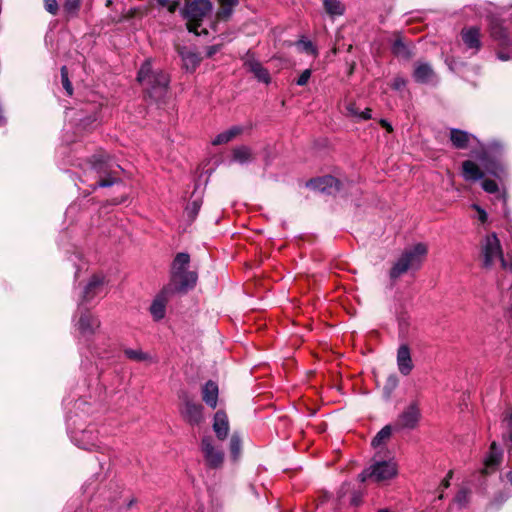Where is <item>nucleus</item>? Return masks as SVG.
<instances>
[{
    "label": "nucleus",
    "mask_w": 512,
    "mask_h": 512,
    "mask_svg": "<svg viewBox=\"0 0 512 512\" xmlns=\"http://www.w3.org/2000/svg\"><path fill=\"white\" fill-rule=\"evenodd\" d=\"M121 167L117 165L107 154L93 155L87 162L85 172L95 174L96 181L91 184L95 190L98 187H110L116 183Z\"/></svg>",
    "instance_id": "1"
},
{
    "label": "nucleus",
    "mask_w": 512,
    "mask_h": 512,
    "mask_svg": "<svg viewBox=\"0 0 512 512\" xmlns=\"http://www.w3.org/2000/svg\"><path fill=\"white\" fill-rule=\"evenodd\" d=\"M137 80L150 98H162L169 84L168 75L162 70H154L150 60H146L139 69Z\"/></svg>",
    "instance_id": "2"
},
{
    "label": "nucleus",
    "mask_w": 512,
    "mask_h": 512,
    "mask_svg": "<svg viewBox=\"0 0 512 512\" xmlns=\"http://www.w3.org/2000/svg\"><path fill=\"white\" fill-rule=\"evenodd\" d=\"M427 252V246L423 243H417L413 247L405 249L392 266L389 273L390 278L396 280L409 271L420 269Z\"/></svg>",
    "instance_id": "3"
},
{
    "label": "nucleus",
    "mask_w": 512,
    "mask_h": 512,
    "mask_svg": "<svg viewBox=\"0 0 512 512\" xmlns=\"http://www.w3.org/2000/svg\"><path fill=\"white\" fill-rule=\"evenodd\" d=\"M504 146L501 142L493 140L486 145H481L478 152H474L484 169L491 175L501 178L505 172V166L500 160Z\"/></svg>",
    "instance_id": "4"
},
{
    "label": "nucleus",
    "mask_w": 512,
    "mask_h": 512,
    "mask_svg": "<svg viewBox=\"0 0 512 512\" xmlns=\"http://www.w3.org/2000/svg\"><path fill=\"white\" fill-rule=\"evenodd\" d=\"M212 11L210 0H192L186 1L182 10L184 19L187 20V29L196 35L207 34V30L198 31L202 20Z\"/></svg>",
    "instance_id": "5"
},
{
    "label": "nucleus",
    "mask_w": 512,
    "mask_h": 512,
    "mask_svg": "<svg viewBox=\"0 0 512 512\" xmlns=\"http://www.w3.org/2000/svg\"><path fill=\"white\" fill-rule=\"evenodd\" d=\"M397 472V464L393 460L375 461L362 471L359 475V480L361 482L371 480L376 483H381L394 478Z\"/></svg>",
    "instance_id": "6"
},
{
    "label": "nucleus",
    "mask_w": 512,
    "mask_h": 512,
    "mask_svg": "<svg viewBox=\"0 0 512 512\" xmlns=\"http://www.w3.org/2000/svg\"><path fill=\"white\" fill-rule=\"evenodd\" d=\"M100 320L89 310L79 307L78 315L74 320L75 330L79 338L88 340L100 328Z\"/></svg>",
    "instance_id": "7"
},
{
    "label": "nucleus",
    "mask_w": 512,
    "mask_h": 512,
    "mask_svg": "<svg viewBox=\"0 0 512 512\" xmlns=\"http://www.w3.org/2000/svg\"><path fill=\"white\" fill-rule=\"evenodd\" d=\"M200 450L207 467L218 469L224 462V452L212 436H204L200 443Z\"/></svg>",
    "instance_id": "8"
},
{
    "label": "nucleus",
    "mask_w": 512,
    "mask_h": 512,
    "mask_svg": "<svg viewBox=\"0 0 512 512\" xmlns=\"http://www.w3.org/2000/svg\"><path fill=\"white\" fill-rule=\"evenodd\" d=\"M70 437L72 442L83 450L104 449L98 444V432L93 425H89L85 429H80L79 427L71 429Z\"/></svg>",
    "instance_id": "9"
},
{
    "label": "nucleus",
    "mask_w": 512,
    "mask_h": 512,
    "mask_svg": "<svg viewBox=\"0 0 512 512\" xmlns=\"http://www.w3.org/2000/svg\"><path fill=\"white\" fill-rule=\"evenodd\" d=\"M204 407L200 403L194 402L188 395L181 396L179 412L185 422L191 426H196L204 421Z\"/></svg>",
    "instance_id": "10"
},
{
    "label": "nucleus",
    "mask_w": 512,
    "mask_h": 512,
    "mask_svg": "<svg viewBox=\"0 0 512 512\" xmlns=\"http://www.w3.org/2000/svg\"><path fill=\"white\" fill-rule=\"evenodd\" d=\"M490 34L493 40L498 42L499 46L511 48L512 51V37L507 31V28L503 26L502 22L493 19L490 23ZM497 57L501 61L512 59V55L504 51H499Z\"/></svg>",
    "instance_id": "11"
},
{
    "label": "nucleus",
    "mask_w": 512,
    "mask_h": 512,
    "mask_svg": "<svg viewBox=\"0 0 512 512\" xmlns=\"http://www.w3.org/2000/svg\"><path fill=\"white\" fill-rule=\"evenodd\" d=\"M482 254L484 257V265L491 266L496 260L503 257L500 241L495 233L487 235L482 244Z\"/></svg>",
    "instance_id": "12"
},
{
    "label": "nucleus",
    "mask_w": 512,
    "mask_h": 512,
    "mask_svg": "<svg viewBox=\"0 0 512 512\" xmlns=\"http://www.w3.org/2000/svg\"><path fill=\"white\" fill-rule=\"evenodd\" d=\"M421 412L417 403L409 404L398 416L396 429H414L420 420Z\"/></svg>",
    "instance_id": "13"
},
{
    "label": "nucleus",
    "mask_w": 512,
    "mask_h": 512,
    "mask_svg": "<svg viewBox=\"0 0 512 512\" xmlns=\"http://www.w3.org/2000/svg\"><path fill=\"white\" fill-rule=\"evenodd\" d=\"M308 187L326 194H337L341 191L342 182L331 175L310 180Z\"/></svg>",
    "instance_id": "14"
},
{
    "label": "nucleus",
    "mask_w": 512,
    "mask_h": 512,
    "mask_svg": "<svg viewBox=\"0 0 512 512\" xmlns=\"http://www.w3.org/2000/svg\"><path fill=\"white\" fill-rule=\"evenodd\" d=\"M197 282V274L193 271L185 270L179 276L171 279V284L168 288H171V293L174 291L186 292L195 286Z\"/></svg>",
    "instance_id": "15"
},
{
    "label": "nucleus",
    "mask_w": 512,
    "mask_h": 512,
    "mask_svg": "<svg viewBox=\"0 0 512 512\" xmlns=\"http://www.w3.org/2000/svg\"><path fill=\"white\" fill-rule=\"evenodd\" d=\"M503 458V450L496 443L492 442L489 448V452L484 459V468L482 469L483 474H488L495 471Z\"/></svg>",
    "instance_id": "16"
},
{
    "label": "nucleus",
    "mask_w": 512,
    "mask_h": 512,
    "mask_svg": "<svg viewBox=\"0 0 512 512\" xmlns=\"http://www.w3.org/2000/svg\"><path fill=\"white\" fill-rule=\"evenodd\" d=\"M170 294L171 288H164L153 300L150 306V313L154 320L159 321L164 318Z\"/></svg>",
    "instance_id": "17"
},
{
    "label": "nucleus",
    "mask_w": 512,
    "mask_h": 512,
    "mask_svg": "<svg viewBox=\"0 0 512 512\" xmlns=\"http://www.w3.org/2000/svg\"><path fill=\"white\" fill-rule=\"evenodd\" d=\"M104 292V278L93 275L83 289L82 301L89 302Z\"/></svg>",
    "instance_id": "18"
},
{
    "label": "nucleus",
    "mask_w": 512,
    "mask_h": 512,
    "mask_svg": "<svg viewBox=\"0 0 512 512\" xmlns=\"http://www.w3.org/2000/svg\"><path fill=\"white\" fill-rule=\"evenodd\" d=\"M461 37L467 49L473 50V54L477 53L481 46V34L477 27L464 28L461 31Z\"/></svg>",
    "instance_id": "19"
},
{
    "label": "nucleus",
    "mask_w": 512,
    "mask_h": 512,
    "mask_svg": "<svg viewBox=\"0 0 512 512\" xmlns=\"http://www.w3.org/2000/svg\"><path fill=\"white\" fill-rule=\"evenodd\" d=\"M212 427L218 440L223 441L227 438L230 426L228 416L223 410L214 414Z\"/></svg>",
    "instance_id": "20"
},
{
    "label": "nucleus",
    "mask_w": 512,
    "mask_h": 512,
    "mask_svg": "<svg viewBox=\"0 0 512 512\" xmlns=\"http://www.w3.org/2000/svg\"><path fill=\"white\" fill-rule=\"evenodd\" d=\"M397 366L399 372L407 376L413 370V362L410 354V349L407 345H401L397 351Z\"/></svg>",
    "instance_id": "21"
},
{
    "label": "nucleus",
    "mask_w": 512,
    "mask_h": 512,
    "mask_svg": "<svg viewBox=\"0 0 512 512\" xmlns=\"http://www.w3.org/2000/svg\"><path fill=\"white\" fill-rule=\"evenodd\" d=\"M244 66L255 76L259 82L269 84L271 82L270 74L266 68L262 66L260 62L252 57H248Z\"/></svg>",
    "instance_id": "22"
},
{
    "label": "nucleus",
    "mask_w": 512,
    "mask_h": 512,
    "mask_svg": "<svg viewBox=\"0 0 512 512\" xmlns=\"http://www.w3.org/2000/svg\"><path fill=\"white\" fill-rule=\"evenodd\" d=\"M414 80L421 84L434 83L436 75L428 63H417L413 73Z\"/></svg>",
    "instance_id": "23"
},
{
    "label": "nucleus",
    "mask_w": 512,
    "mask_h": 512,
    "mask_svg": "<svg viewBox=\"0 0 512 512\" xmlns=\"http://www.w3.org/2000/svg\"><path fill=\"white\" fill-rule=\"evenodd\" d=\"M177 51L182 59L183 67L189 72L195 71L201 61L199 55L187 47H178Z\"/></svg>",
    "instance_id": "24"
},
{
    "label": "nucleus",
    "mask_w": 512,
    "mask_h": 512,
    "mask_svg": "<svg viewBox=\"0 0 512 512\" xmlns=\"http://www.w3.org/2000/svg\"><path fill=\"white\" fill-rule=\"evenodd\" d=\"M218 394V385L211 380L202 387V399L212 409L217 407Z\"/></svg>",
    "instance_id": "25"
},
{
    "label": "nucleus",
    "mask_w": 512,
    "mask_h": 512,
    "mask_svg": "<svg viewBox=\"0 0 512 512\" xmlns=\"http://www.w3.org/2000/svg\"><path fill=\"white\" fill-rule=\"evenodd\" d=\"M472 139H475V137L466 131L460 129H451L450 131V140L453 146L458 149L467 148Z\"/></svg>",
    "instance_id": "26"
},
{
    "label": "nucleus",
    "mask_w": 512,
    "mask_h": 512,
    "mask_svg": "<svg viewBox=\"0 0 512 512\" xmlns=\"http://www.w3.org/2000/svg\"><path fill=\"white\" fill-rule=\"evenodd\" d=\"M462 175L467 181H478L483 178L484 173L475 162L466 160L462 163Z\"/></svg>",
    "instance_id": "27"
},
{
    "label": "nucleus",
    "mask_w": 512,
    "mask_h": 512,
    "mask_svg": "<svg viewBox=\"0 0 512 512\" xmlns=\"http://www.w3.org/2000/svg\"><path fill=\"white\" fill-rule=\"evenodd\" d=\"M190 262V256L187 253H178L171 266V279L179 276L182 274L185 270H187V267Z\"/></svg>",
    "instance_id": "28"
},
{
    "label": "nucleus",
    "mask_w": 512,
    "mask_h": 512,
    "mask_svg": "<svg viewBox=\"0 0 512 512\" xmlns=\"http://www.w3.org/2000/svg\"><path fill=\"white\" fill-rule=\"evenodd\" d=\"M233 160L241 165L250 163L254 160L251 148L248 146H239L232 151Z\"/></svg>",
    "instance_id": "29"
},
{
    "label": "nucleus",
    "mask_w": 512,
    "mask_h": 512,
    "mask_svg": "<svg viewBox=\"0 0 512 512\" xmlns=\"http://www.w3.org/2000/svg\"><path fill=\"white\" fill-rule=\"evenodd\" d=\"M243 132V127L241 126H233L228 130L218 134L213 140V145H221L230 142L236 136L240 135Z\"/></svg>",
    "instance_id": "30"
},
{
    "label": "nucleus",
    "mask_w": 512,
    "mask_h": 512,
    "mask_svg": "<svg viewBox=\"0 0 512 512\" xmlns=\"http://www.w3.org/2000/svg\"><path fill=\"white\" fill-rule=\"evenodd\" d=\"M230 453L234 460H237L241 455L242 438L238 432H234L230 438Z\"/></svg>",
    "instance_id": "31"
},
{
    "label": "nucleus",
    "mask_w": 512,
    "mask_h": 512,
    "mask_svg": "<svg viewBox=\"0 0 512 512\" xmlns=\"http://www.w3.org/2000/svg\"><path fill=\"white\" fill-rule=\"evenodd\" d=\"M124 354L128 359L136 362H145L152 360L151 355L146 352H143L141 349L126 348L124 349Z\"/></svg>",
    "instance_id": "32"
},
{
    "label": "nucleus",
    "mask_w": 512,
    "mask_h": 512,
    "mask_svg": "<svg viewBox=\"0 0 512 512\" xmlns=\"http://www.w3.org/2000/svg\"><path fill=\"white\" fill-rule=\"evenodd\" d=\"M221 8L217 13V16L221 19H228L232 12L233 8L238 5V0H218Z\"/></svg>",
    "instance_id": "33"
},
{
    "label": "nucleus",
    "mask_w": 512,
    "mask_h": 512,
    "mask_svg": "<svg viewBox=\"0 0 512 512\" xmlns=\"http://www.w3.org/2000/svg\"><path fill=\"white\" fill-rule=\"evenodd\" d=\"M324 8L330 16H340L344 13V6L339 0H324Z\"/></svg>",
    "instance_id": "34"
},
{
    "label": "nucleus",
    "mask_w": 512,
    "mask_h": 512,
    "mask_svg": "<svg viewBox=\"0 0 512 512\" xmlns=\"http://www.w3.org/2000/svg\"><path fill=\"white\" fill-rule=\"evenodd\" d=\"M391 434H392L391 426L390 425H386L373 438L372 446L373 447H378V446L382 445L387 439L390 438Z\"/></svg>",
    "instance_id": "35"
},
{
    "label": "nucleus",
    "mask_w": 512,
    "mask_h": 512,
    "mask_svg": "<svg viewBox=\"0 0 512 512\" xmlns=\"http://www.w3.org/2000/svg\"><path fill=\"white\" fill-rule=\"evenodd\" d=\"M81 0H66L63 6L64 12L68 16H74L77 14L80 8Z\"/></svg>",
    "instance_id": "36"
},
{
    "label": "nucleus",
    "mask_w": 512,
    "mask_h": 512,
    "mask_svg": "<svg viewBox=\"0 0 512 512\" xmlns=\"http://www.w3.org/2000/svg\"><path fill=\"white\" fill-rule=\"evenodd\" d=\"M201 205H202L201 199H194L191 202H189L188 205L186 206V212H187L188 216L190 218L194 219L196 217V215L198 214V212L201 208Z\"/></svg>",
    "instance_id": "37"
},
{
    "label": "nucleus",
    "mask_w": 512,
    "mask_h": 512,
    "mask_svg": "<svg viewBox=\"0 0 512 512\" xmlns=\"http://www.w3.org/2000/svg\"><path fill=\"white\" fill-rule=\"evenodd\" d=\"M296 45L300 50H302L308 54H311V55L317 54L316 48L314 47L312 42L309 40L301 39L296 43Z\"/></svg>",
    "instance_id": "38"
},
{
    "label": "nucleus",
    "mask_w": 512,
    "mask_h": 512,
    "mask_svg": "<svg viewBox=\"0 0 512 512\" xmlns=\"http://www.w3.org/2000/svg\"><path fill=\"white\" fill-rule=\"evenodd\" d=\"M61 80H62L63 88L65 89L67 94L69 96H71L73 94V88H72V84L68 78V71H67L66 66H62V68H61Z\"/></svg>",
    "instance_id": "39"
},
{
    "label": "nucleus",
    "mask_w": 512,
    "mask_h": 512,
    "mask_svg": "<svg viewBox=\"0 0 512 512\" xmlns=\"http://www.w3.org/2000/svg\"><path fill=\"white\" fill-rule=\"evenodd\" d=\"M393 53L397 56L408 57L409 52L405 44L401 40H396L393 44Z\"/></svg>",
    "instance_id": "40"
},
{
    "label": "nucleus",
    "mask_w": 512,
    "mask_h": 512,
    "mask_svg": "<svg viewBox=\"0 0 512 512\" xmlns=\"http://www.w3.org/2000/svg\"><path fill=\"white\" fill-rule=\"evenodd\" d=\"M468 499L469 491L467 489H461L455 496L454 500L460 507H463L468 503Z\"/></svg>",
    "instance_id": "41"
},
{
    "label": "nucleus",
    "mask_w": 512,
    "mask_h": 512,
    "mask_svg": "<svg viewBox=\"0 0 512 512\" xmlns=\"http://www.w3.org/2000/svg\"><path fill=\"white\" fill-rule=\"evenodd\" d=\"M481 185L483 190L486 191L487 193L493 194L498 191V185L494 180L485 179Z\"/></svg>",
    "instance_id": "42"
},
{
    "label": "nucleus",
    "mask_w": 512,
    "mask_h": 512,
    "mask_svg": "<svg viewBox=\"0 0 512 512\" xmlns=\"http://www.w3.org/2000/svg\"><path fill=\"white\" fill-rule=\"evenodd\" d=\"M44 6H45V9L53 14V15H56L57 14V11H58V2L57 0H44Z\"/></svg>",
    "instance_id": "43"
},
{
    "label": "nucleus",
    "mask_w": 512,
    "mask_h": 512,
    "mask_svg": "<svg viewBox=\"0 0 512 512\" xmlns=\"http://www.w3.org/2000/svg\"><path fill=\"white\" fill-rule=\"evenodd\" d=\"M311 74H312V72L310 69L304 70L296 81L297 85H299V86L306 85L311 77Z\"/></svg>",
    "instance_id": "44"
},
{
    "label": "nucleus",
    "mask_w": 512,
    "mask_h": 512,
    "mask_svg": "<svg viewBox=\"0 0 512 512\" xmlns=\"http://www.w3.org/2000/svg\"><path fill=\"white\" fill-rule=\"evenodd\" d=\"M471 208L478 213V219L481 223H485L487 221L488 215L483 208H481L478 204H472Z\"/></svg>",
    "instance_id": "45"
},
{
    "label": "nucleus",
    "mask_w": 512,
    "mask_h": 512,
    "mask_svg": "<svg viewBox=\"0 0 512 512\" xmlns=\"http://www.w3.org/2000/svg\"><path fill=\"white\" fill-rule=\"evenodd\" d=\"M406 86V80L403 77H396L392 82V88L395 90H402Z\"/></svg>",
    "instance_id": "46"
},
{
    "label": "nucleus",
    "mask_w": 512,
    "mask_h": 512,
    "mask_svg": "<svg viewBox=\"0 0 512 512\" xmlns=\"http://www.w3.org/2000/svg\"><path fill=\"white\" fill-rule=\"evenodd\" d=\"M500 262H501L502 268L512 272V255L508 254L506 258L504 256L501 257Z\"/></svg>",
    "instance_id": "47"
},
{
    "label": "nucleus",
    "mask_w": 512,
    "mask_h": 512,
    "mask_svg": "<svg viewBox=\"0 0 512 512\" xmlns=\"http://www.w3.org/2000/svg\"><path fill=\"white\" fill-rule=\"evenodd\" d=\"M179 0H170L169 4L165 6L170 13H174L179 7Z\"/></svg>",
    "instance_id": "48"
},
{
    "label": "nucleus",
    "mask_w": 512,
    "mask_h": 512,
    "mask_svg": "<svg viewBox=\"0 0 512 512\" xmlns=\"http://www.w3.org/2000/svg\"><path fill=\"white\" fill-rule=\"evenodd\" d=\"M357 118L360 120L370 119L371 118V110L367 108L364 111L359 112Z\"/></svg>",
    "instance_id": "49"
},
{
    "label": "nucleus",
    "mask_w": 512,
    "mask_h": 512,
    "mask_svg": "<svg viewBox=\"0 0 512 512\" xmlns=\"http://www.w3.org/2000/svg\"><path fill=\"white\" fill-rule=\"evenodd\" d=\"M346 109H347V112L349 115L354 116V117L358 116L359 111H358L357 107L355 106V104H352V103L348 104Z\"/></svg>",
    "instance_id": "50"
},
{
    "label": "nucleus",
    "mask_w": 512,
    "mask_h": 512,
    "mask_svg": "<svg viewBox=\"0 0 512 512\" xmlns=\"http://www.w3.org/2000/svg\"><path fill=\"white\" fill-rule=\"evenodd\" d=\"M220 45H212L207 48V57H212L220 50Z\"/></svg>",
    "instance_id": "51"
},
{
    "label": "nucleus",
    "mask_w": 512,
    "mask_h": 512,
    "mask_svg": "<svg viewBox=\"0 0 512 512\" xmlns=\"http://www.w3.org/2000/svg\"><path fill=\"white\" fill-rule=\"evenodd\" d=\"M388 383L390 384V386H391L392 388L396 387V385H397V377H396V376H394V375L390 376V377L388 378Z\"/></svg>",
    "instance_id": "52"
},
{
    "label": "nucleus",
    "mask_w": 512,
    "mask_h": 512,
    "mask_svg": "<svg viewBox=\"0 0 512 512\" xmlns=\"http://www.w3.org/2000/svg\"><path fill=\"white\" fill-rule=\"evenodd\" d=\"M504 420L508 422L510 427H512V410L506 414Z\"/></svg>",
    "instance_id": "53"
},
{
    "label": "nucleus",
    "mask_w": 512,
    "mask_h": 512,
    "mask_svg": "<svg viewBox=\"0 0 512 512\" xmlns=\"http://www.w3.org/2000/svg\"><path fill=\"white\" fill-rule=\"evenodd\" d=\"M157 4L161 7H164L169 4L170 0H156Z\"/></svg>",
    "instance_id": "54"
},
{
    "label": "nucleus",
    "mask_w": 512,
    "mask_h": 512,
    "mask_svg": "<svg viewBox=\"0 0 512 512\" xmlns=\"http://www.w3.org/2000/svg\"><path fill=\"white\" fill-rule=\"evenodd\" d=\"M381 124L388 130V131H391L392 130V127L390 126V124L385 121V120H382L381 121Z\"/></svg>",
    "instance_id": "55"
},
{
    "label": "nucleus",
    "mask_w": 512,
    "mask_h": 512,
    "mask_svg": "<svg viewBox=\"0 0 512 512\" xmlns=\"http://www.w3.org/2000/svg\"><path fill=\"white\" fill-rule=\"evenodd\" d=\"M507 479L510 482V484L512 485V470L507 473Z\"/></svg>",
    "instance_id": "56"
},
{
    "label": "nucleus",
    "mask_w": 512,
    "mask_h": 512,
    "mask_svg": "<svg viewBox=\"0 0 512 512\" xmlns=\"http://www.w3.org/2000/svg\"><path fill=\"white\" fill-rule=\"evenodd\" d=\"M0 122L4 123L5 122V118L3 116V113H2V109L0 108Z\"/></svg>",
    "instance_id": "57"
},
{
    "label": "nucleus",
    "mask_w": 512,
    "mask_h": 512,
    "mask_svg": "<svg viewBox=\"0 0 512 512\" xmlns=\"http://www.w3.org/2000/svg\"><path fill=\"white\" fill-rule=\"evenodd\" d=\"M352 502H353V504L358 505V503H359V499H358V498H356V497H354V498H353V500H352Z\"/></svg>",
    "instance_id": "58"
},
{
    "label": "nucleus",
    "mask_w": 512,
    "mask_h": 512,
    "mask_svg": "<svg viewBox=\"0 0 512 512\" xmlns=\"http://www.w3.org/2000/svg\"><path fill=\"white\" fill-rule=\"evenodd\" d=\"M378 512H390L388 509H380Z\"/></svg>",
    "instance_id": "59"
},
{
    "label": "nucleus",
    "mask_w": 512,
    "mask_h": 512,
    "mask_svg": "<svg viewBox=\"0 0 512 512\" xmlns=\"http://www.w3.org/2000/svg\"><path fill=\"white\" fill-rule=\"evenodd\" d=\"M444 486H445V487H448V486H449V481H448V480H446V481L444 482Z\"/></svg>",
    "instance_id": "60"
},
{
    "label": "nucleus",
    "mask_w": 512,
    "mask_h": 512,
    "mask_svg": "<svg viewBox=\"0 0 512 512\" xmlns=\"http://www.w3.org/2000/svg\"><path fill=\"white\" fill-rule=\"evenodd\" d=\"M133 503H134L133 500L129 501L128 507H131Z\"/></svg>",
    "instance_id": "61"
}]
</instances>
